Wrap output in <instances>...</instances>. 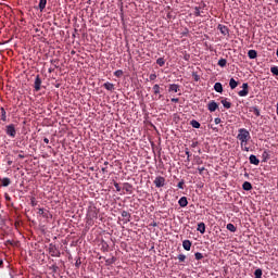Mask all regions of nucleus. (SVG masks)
Masks as SVG:
<instances>
[{
	"label": "nucleus",
	"mask_w": 278,
	"mask_h": 278,
	"mask_svg": "<svg viewBox=\"0 0 278 278\" xmlns=\"http://www.w3.org/2000/svg\"><path fill=\"white\" fill-rule=\"evenodd\" d=\"M237 140L240 142V147L243 151L249 152V140H251V132L247 128H240L238 130Z\"/></svg>",
	"instance_id": "obj_1"
},
{
	"label": "nucleus",
	"mask_w": 278,
	"mask_h": 278,
	"mask_svg": "<svg viewBox=\"0 0 278 278\" xmlns=\"http://www.w3.org/2000/svg\"><path fill=\"white\" fill-rule=\"evenodd\" d=\"M153 184L155 188H164L166 186V178H164L163 176H157L153 180Z\"/></svg>",
	"instance_id": "obj_2"
},
{
	"label": "nucleus",
	"mask_w": 278,
	"mask_h": 278,
	"mask_svg": "<svg viewBox=\"0 0 278 278\" xmlns=\"http://www.w3.org/2000/svg\"><path fill=\"white\" fill-rule=\"evenodd\" d=\"M5 134L7 136H10V138H16V128L14 124H10L5 127Z\"/></svg>",
	"instance_id": "obj_3"
},
{
	"label": "nucleus",
	"mask_w": 278,
	"mask_h": 278,
	"mask_svg": "<svg viewBox=\"0 0 278 278\" xmlns=\"http://www.w3.org/2000/svg\"><path fill=\"white\" fill-rule=\"evenodd\" d=\"M41 86H42V79L40 78V75H37L34 83L35 91L40 92Z\"/></svg>",
	"instance_id": "obj_4"
},
{
	"label": "nucleus",
	"mask_w": 278,
	"mask_h": 278,
	"mask_svg": "<svg viewBox=\"0 0 278 278\" xmlns=\"http://www.w3.org/2000/svg\"><path fill=\"white\" fill-rule=\"evenodd\" d=\"M153 92H154V100L155 101H160V99H162V94H160L162 88H160V85H154L152 88Z\"/></svg>",
	"instance_id": "obj_5"
},
{
	"label": "nucleus",
	"mask_w": 278,
	"mask_h": 278,
	"mask_svg": "<svg viewBox=\"0 0 278 278\" xmlns=\"http://www.w3.org/2000/svg\"><path fill=\"white\" fill-rule=\"evenodd\" d=\"M242 90L238 92L239 97H248L249 96V83L242 84Z\"/></svg>",
	"instance_id": "obj_6"
},
{
	"label": "nucleus",
	"mask_w": 278,
	"mask_h": 278,
	"mask_svg": "<svg viewBox=\"0 0 278 278\" xmlns=\"http://www.w3.org/2000/svg\"><path fill=\"white\" fill-rule=\"evenodd\" d=\"M49 253L52 257H60V250L53 244H50Z\"/></svg>",
	"instance_id": "obj_7"
},
{
	"label": "nucleus",
	"mask_w": 278,
	"mask_h": 278,
	"mask_svg": "<svg viewBox=\"0 0 278 278\" xmlns=\"http://www.w3.org/2000/svg\"><path fill=\"white\" fill-rule=\"evenodd\" d=\"M218 31H220L222 36H229V27H227L226 25L219 24L217 26Z\"/></svg>",
	"instance_id": "obj_8"
},
{
	"label": "nucleus",
	"mask_w": 278,
	"mask_h": 278,
	"mask_svg": "<svg viewBox=\"0 0 278 278\" xmlns=\"http://www.w3.org/2000/svg\"><path fill=\"white\" fill-rule=\"evenodd\" d=\"M122 217L124 218V224L127 225V223L131 222V214L127 211L122 212Z\"/></svg>",
	"instance_id": "obj_9"
},
{
	"label": "nucleus",
	"mask_w": 278,
	"mask_h": 278,
	"mask_svg": "<svg viewBox=\"0 0 278 278\" xmlns=\"http://www.w3.org/2000/svg\"><path fill=\"white\" fill-rule=\"evenodd\" d=\"M250 164H253L254 166H260V160L255 154H251L250 157Z\"/></svg>",
	"instance_id": "obj_10"
},
{
	"label": "nucleus",
	"mask_w": 278,
	"mask_h": 278,
	"mask_svg": "<svg viewBox=\"0 0 278 278\" xmlns=\"http://www.w3.org/2000/svg\"><path fill=\"white\" fill-rule=\"evenodd\" d=\"M0 117L3 123L8 121V113L5 112V109L3 106L0 108Z\"/></svg>",
	"instance_id": "obj_11"
},
{
	"label": "nucleus",
	"mask_w": 278,
	"mask_h": 278,
	"mask_svg": "<svg viewBox=\"0 0 278 278\" xmlns=\"http://www.w3.org/2000/svg\"><path fill=\"white\" fill-rule=\"evenodd\" d=\"M217 108H218V103H216V101L214 100L207 104L208 112H214Z\"/></svg>",
	"instance_id": "obj_12"
},
{
	"label": "nucleus",
	"mask_w": 278,
	"mask_h": 278,
	"mask_svg": "<svg viewBox=\"0 0 278 278\" xmlns=\"http://www.w3.org/2000/svg\"><path fill=\"white\" fill-rule=\"evenodd\" d=\"M37 214L39 216H42L43 218H49V211L45 210V208H38Z\"/></svg>",
	"instance_id": "obj_13"
},
{
	"label": "nucleus",
	"mask_w": 278,
	"mask_h": 278,
	"mask_svg": "<svg viewBox=\"0 0 278 278\" xmlns=\"http://www.w3.org/2000/svg\"><path fill=\"white\" fill-rule=\"evenodd\" d=\"M182 248L185 251H190V249H192V242L190 240L182 241Z\"/></svg>",
	"instance_id": "obj_14"
},
{
	"label": "nucleus",
	"mask_w": 278,
	"mask_h": 278,
	"mask_svg": "<svg viewBox=\"0 0 278 278\" xmlns=\"http://www.w3.org/2000/svg\"><path fill=\"white\" fill-rule=\"evenodd\" d=\"M178 205H180V207H187L188 206V198H186V197L180 198L178 201Z\"/></svg>",
	"instance_id": "obj_15"
},
{
	"label": "nucleus",
	"mask_w": 278,
	"mask_h": 278,
	"mask_svg": "<svg viewBox=\"0 0 278 278\" xmlns=\"http://www.w3.org/2000/svg\"><path fill=\"white\" fill-rule=\"evenodd\" d=\"M220 103L223 104V106H224L226 110L231 109V102H229V101L227 100V98L222 99Z\"/></svg>",
	"instance_id": "obj_16"
},
{
	"label": "nucleus",
	"mask_w": 278,
	"mask_h": 278,
	"mask_svg": "<svg viewBox=\"0 0 278 278\" xmlns=\"http://www.w3.org/2000/svg\"><path fill=\"white\" fill-rule=\"evenodd\" d=\"M103 88H105V90H109L110 92L114 91V84L112 83H104L103 84Z\"/></svg>",
	"instance_id": "obj_17"
},
{
	"label": "nucleus",
	"mask_w": 278,
	"mask_h": 278,
	"mask_svg": "<svg viewBox=\"0 0 278 278\" xmlns=\"http://www.w3.org/2000/svg\"><path fill=\"white\" fill-rule=\"evenodd\" d=\"M168 91L169 92H179V85H177V84L169 85Z\"/></svg>",
	"instance_id": "obj_18"
},
{
	"label": "nucleus",
	"mask_w": 278,
	"mask_h": 278,
	"mask_svg": "<svg viewBox=\"0 0 278 278\" xmlns=\"http://www.w3.org/2000/svg\"><path fill=\"white\" fill-rule=\"evenodd\" d=\"M242 188L249 192V190H253V185H251V182L249 181H244L243 185H242Z\"/></svg>",
	"instance_id": "obj_19"
},
{
	"label": "nucleus",
	"mask_w": 278,
	"mask_h": 278,
	"mask_svg": "<svg viewBox=\"0 0 278 278\" xmlns=\"http://www.w3.org/2000/svg\"><path fill=\"white\" fill-rule=\"evenodd\" d=\"M191 127H193V129H200L201 128V123H199L197 119H192L190 122Z\"/></svg>",
	"instance_id": "obj_20"
},
{
	"label": "nucleus",
	"mask_w": 278,
	"mask_h": 278,
	"mask_svg": "<svg viewBox=\"0 0 278 278\" xmlns=\"http://www.w3.org/2000/svg\"><path fill=\"white\" fill-rule=\"evenodd\" d=\"M0 181L4 188H8V186L12 184V180H10V178H1Z\"/></svg>",
	"instance_id": "obj_21"
},
{
	"label": "nucleus",
	"mask_w": 278,
	"mask_h": 278,
	"mask_svg": "<svg viewBox=\"0 0 278 278\" xmlns=\"http://www.w3.org/2000/svg\"><path fill=\"white\" fill-rule=\"evenodd\" d=\"M248 56L250 58V60H255V58H257V51L249 50Z\"/></svg>",
	"instance_id": "obj_22"
},
{
	"label": "nucleus",
	"mask_w": 278,
	"mask_h": 278,
	"mask_svg": "<svg viewBox=\"0 0 278 278\" xmlns=\"http://www.w3.org/2000/svg\"><path fill=\"white\" fill-rule=\"evenodd\" d=\"M229 86H230L231 90H236V88H238V81H236V79L231 78L229 80Z\"/></svg>",
	"instance_id": "obj_23"
},
{
	"label": "nucleus",
	"mask_w": 278,
	"mask_h": 278,
	"mask_svg": "<svg viewBox=\"0 0 278 278\" xmlns=\"http://www.w3.org/2000/svg\"><path fill=\"white\" fill-rule=\"evenodd\" d=\"M214 90H215V92L222 93V92H223V84L216 83V84L214 85Z\"/></svg>",
	"instance_id": "obj_24"
},
{
	"label": "nucleus",
	"mask_w": 278,
	"mask_h": 278,
	"mask_svg": "<svg viewBox=\"0 0 278 278\" xmlns=\"http://www.w3.org/2000/svg\"><path fill=\"white\" fill-rule=\"evenodd\" d=\"M250 112H252L253 114H255V116H260V108L257 106H251L249 109Z\"/></svg>",
	"instance_id": "obj_25"
},
{
	"label": "nucleus",
	"mask_w": 278,
	"mask_h": 278,
	"mask_svg": "<svg viewBox=\"0 0 278 278\" xmlns=\"http://www.w3.org/2000/svg\"><path fill=\"white\" fill-rule=\"evenodd\" d=\"M198 231H200V233H205V223H200L198 224Z\"/></svg>",
	"instance_id": "obj_26"
},
{
	"label": "nucleus",
	"mask_w": 278,
	"mask_h": 278,
	"mask_svg": "<svg viewBox=\"0 0 278 278\" xmlns=\"http://www.w3.org/2000/svg\"><path fill=\"white\" fill-rule=\"evenodd\" d=\"M47 8V0H39V10L42 12Z\"/></svg>",
	"instance_id": "obj_27"
},
{
	"label": "nucleus",
	"mask_w": 278,
	"mask_h": 278,
	"mask_svg": "<svg viewBox=\"0 0 278 278\" xmlns=\"http://www.w3.org/2000/svg\"><path fill=\"white\" fill-rule=\"evenodd\" d=\"M226 229H228V231H231L232 233H236L237 228L233 224H227Z\"/></svg>",
	"instance_id": "obj_28"
},
{
	"label": "nucleus",
	"mask_w": 278,
	"mask_h": 278,
	"mask_svg": "<svg viewBox=\"0 0 278 278\" xmlns=\"http://www.w3.org/2000/svg\"><path fill=\"white\" fill-rule=\"evenodd\" d=\"M218 66H220L222 68H225V66H227V60L226 59H219L218 61Z\"/></svg>",
	"instance_id": "obj_29"
},
{
	"label": "nucleus",
	"mask_w": 278,
	"mask_h": 278,
	"mask_svg": "<svg viewBox=\"0 0 278 278\" xmlns=\"http://www.w3.org/2000/svg\"><path fill=\"white\" fill-rule=\"evenodd\" d=\"M262 275H263V271L261 268H257L255 271H254V278H262Z\"/></svg>",
	"instance_id": "obj_30"
},
{
	"label": "nucleus",
	"mask_w": 278,
	"mask_h": 278,
	"mask_svg": "<svg viewBox=\"0 0 278 278\" xmlns=\"http://www.w3.org/2000/svg\"><path fill=\"white\" fill-rule=\"evenodd\" d=\"M156 64H157L159 66H164V64H166V60H164V58H159V59L156 60Z\"/></svg>",
	"instance_id": "obj_31"
},
{
	"label": "nucleus",
	"mask_w": 278,
	"mask_h": 278,
	"mask_svg": "<svg viewBox=\"0 0 278 278\" xmlns=\"http://www.w3.org/2000/svg\"><path fill=\"white\" fill-rule=\"evenodd\" d=\"M262 157H263V162H266V160L270 157V154H268V151H264L262 154Z\"/></svg>",
	"instance_id": "obj_32"
},
{
	"label": "nucleus",
	"mask_w": 278,
	"mask_h": 278,
	"mask_svg": "<svg viewBox=\"0 0 278 278\" xmlns=\"http://www.w3.org/2000/svg\"><path fill=\"white\" fill-rule=\"evenodd\" d=\"M131 188H132V186H131V184H129V182H126V184L124 185V189L126 190V192H131Z\"/></svg>",
	"instance_id": "obj_33"
},
{
	"label": "nucleus",
	"mask_w": 278,
	"mask_h": 278,
	"mask_svg": "<svg viewBox=\"0 0 278 278\" xmlns=\"http://www.w3.org/2000/svg\"><path fill=\"white\" fill-rule=\"evenodd\" d=\"M270 73H273L274 75L278 76V67L277 66H271L270 67Z\"/></svg>",
	"instance_id": "obj_34"
},
{
	"label": "nucleus",
	"mask_w": 278,
	"mask_h": 278,
	"mask_svg": "<svg viewBox=\"0 0 278 278\" xmlns=\"http://www.w3.org/2000/svg\"><path fill=\"white\" fill-rule=\"evenodd\" d=\"M115 77H123V70H117L114 72Z\"/></svg>",
	"instance_id": "obj_35"
},
{
	"label": "nucleus",
	"mask_w": 278,
	"mask_h": 278,
	"mask_svg": "<svg viewBox=\"0 0 278 278\" xmlns=\"http://www.w3.org/2000/svg\"><path fill=\"white\" fill-rule=\"evenodd\" d=\"M194 257H195V260H198V261L203 260V253L197 252V253L194 254Z\"/></svg>",
	"instance_id": "obj_36"
},
{
	"label": "nucleus",
	"mask_w": 278,
	"mask_h": 278,
	"mask_svg": "<svg viewBox=\"0 0 278 278\" xmlns=\"http://www.w3.org/2000/svg\"><path fill=\"white\" fill-rule=\"evenodd\" d=\"M194 10V16H201V8L195 7Z\"/></svg>",
	"instance_id": "obj_37"
},
{
	"label": "nucleus",
	"mask_w": 278,
	"mask_h": 278,
	"mask_svg": "<svg viewBox=\"0 0 278 278\" xmlns=\"http://www.w3.org/2000/svg\"><path fill=\"white\" fill-rule=\"evenodd\" d=\"M30 205H31L33 207H36V205H38V201H36V198H31V199H30Z\"/></svg>",
	"instance_id": "obj_38"
},
{
	"label": "nucleus",
	"mask_w": 278,
	"mask_h": 278,
	"mask_svg": "<svg viewBox=\"0 0 278 278\" xmlns=\"http://www.w3.org/2000/svg\"><path fill=\"white\" fill-rule=\"evenodd\" d=\"M149 79H150V81H155V79H157V75L156 74H151L149 76Z\"/></svg>",
	"instance_id": "obj_39"
},
{
	"label": "nucleus",
	"mask_w": 278,
	"mask_h": 278,
	"mask_svg": "<svg viewBox=\"0 0 278 278\" xmlns=\"http://www.w3.org/2000/svg\"><path fill=\"white\" fill-rule=\"evenodd\" d=\"M192 77H193L194 81H199V79H201V76H199V74H197V73H193Z\"/></svg>",
	"instance_id": "obj_40"
},
{
	"label": "nucleus",
	"mask_w": 278,
	"mask_h": 278,
	"mask_svg": "<svg viewBox=\"0 0 278 278\" xmlns=\"http://www.w3.org/2000/svg\"><path fill=\"white\" fill-rule=\"evenodd\" d=\"M178 260L179 262H186V254H179Z\"/></svg>",
	"instance_id": "obj_41"
},
{
	"label": "nucleus",
	"mask_w": 278,
	"mask_h": 278,
	"mask_svg": "<svg viewBox=\"0 0 278 278\" xmlns=\"http://www.w3.org/2000/svg\"><path fill=\"white\" fill-rule=\"evenodd\" d=\"M207 169L205 167H198L199 175H203V172Z\"/></svg>",
	"instance_id": "obj_42"
},
{
	"label": "nucleus",
	"mask_w": 278,
	"mask_h": 278,
	"mask_svg": "<svg viewBox=\"0 0 278 278\" xmlns=\"http://www.w3.org/2000/svg\"><path fill=\"white\" fill-rule=\"evenodd\" d=\"M184 180L179 181L177 188H179V190H184Z\"/></svg>",
	"instance_id": "obj_43"
},
{
	"label": "nucleus",
	"mask_w": 278,
	"mask_h": 278,
	"mask_svg": "<svg viewBox=\"0 0 278 278\" xmlns=\"http://www.w3.org/2000/svg\"><path fill=\"white\" fill-rule=\"evenodd\" d=\"M114 187L117 192H121V185H118V182H114Z\"/></svg>",
	"instance_id": "obj_44"
},
{
	"label": "nucleus",
	"mask_w": 278,
	"mask_h": 278,
	"mask_svg": "<svg viewBox=\"0 0 278 278\" xmlns=\"http://www.w3.org/2000/svg\"><path fill=\"white\" fill-rule=\"evenodd\" d=\"M185 153L187 155L188 162H190V150L186 149Z\"/></svg>",
	"instance_id": "obj_45"
},
{
	"label": "nucleus",
	"mask_w": 278,
	"mask_h": 278,
	"mask_svg": "<svg viewBox=\"0 0 278 278\" xmlns=\"http://www.w3.org/2000/svg\"><path fill=\"white\" fill-rule=\"evenodd\" d=\"M214 123H215V125H220V123H222L220 117L215 118V119H214Z\"/></svg>",
	"instance_id": "obj_46"
},
{
	"label": "nucleus",
	"mask_w": 278,
	"mask_h": 278,
	"mask_svg": "<svg viewBox=\"0 0 278 278\" xmlns=\"http://www.w3.org/2000/svg\"><path fill=\"white\" fill-rule=\"evenodd\" d=\"M172 103H179V98H172Z\"/></svg>",
	"instance_id": "obj_47"
},
{
	"label": "nucleus",
	"mask_w": 278,
	"mask_h": 278,
	"mask_svg": "<svg viewBox=\"0 0 278 278\" xmlns=\"http://www.w3.org/2000/svg\"><path fill=\"white\" fill-rule=\"evenodd\" d=\"M90 214H91L92 218H97V213H96L94 211H91V212L89 213V216H90Z\"/></svg>",
	"instance_id": "obj_48"
},
{
	"label": "nucleus",
	"mask_w": 278,
	"mask_h": 278,
	"mask_svg": "<svg viewBox=\"0 0 278 278\" xmlns=\"http://www.w3.org/2000/svg\"><path fill=\"white\" fill-rule=\"evenodd\" d=\"M43 142H45L46 144H49V138H43Z\"/></svg>",
	"instance_id": "obj_49"
},
{
	"label": "nucleus",
	"mask_w": 278,
	"mask_h": 278,
	"mask_svg": "<svg viewBox=\"0 0 278 278\" xmlns=\"http://www.w3.org/2000/svg\"><path fill=\"white\" fill-rule=\"evenodd\" d=\"M102 173H108V167H102Z\"/></svg>",
	"instance_id": "obj_50"
},
{
	"label": "nucleus",
	"mask_w": 278,
	"mask_h": 278,
	"mask_svg": "<svg viewBox=\"0 0 278 278\" xmlns=\"http://www.w3.org/2000/svg\"><path fill=\"white\" fill-rule=\"evenodd\" d=\"M18 157L23 160L25 156L23 154H18Z\"/></svg>",
	"instance_id": "obj_51"
},
{
	"label": "nucleus",
	"mask_w": 278,
	"mask_h": 278,
	"mask_svg": "<svg viewBox=\"0 0 278 278\" xmlns=\"http://www.w3.org/2000/svg\"><path fill=\"white\" fill-rule=\"evenodd\" d=\"M80 264H81V262H79V261L76 262L77 267H79Z\"/></svg>",
	"instance_id": "obj_52"
},
{
	"label": "nucleus",
	"mask_w": 278,
	"mask_h": 278,
	"mask_svg": "<svg viewBox=\"0 0 278 278\" xmlns=\"http://www.w3.org/2000/svg\"><path fill=\"white\" fill-rule=\"evenodd\" d=\"M8 165H9V166H12V161H8Z\"/></svg>",
	"instance_id": "obj_53"
},
{
	"label": "nucleus",
	"mask_w": 278,
	"mask_h": 278,
	"mask_svg": "<svg viewBox=\"0 0 278 278\" xmlns=\"http://www.w3.org/2000/svg\"><path fill=\"white\" fill-rule=\"evenodd\" d=\"M110 163L108 161L104 162V166H108Z\"/></svg>",
	"instance_id": "obj_54"
},
{
	"label": "nucleus",
	"mask_w": 278,
	"mask_h": 278,
	"mask_svg": "<svg viewBox=\"0 0 278 278\" xmlns=\"http://www.w3.org/2000/svg\"><path fill=\"white\" fill-rule=\"evenodd\" d=\"M1 266H3V261L0 260V268H1Z\"/></svg>",
	"instance_id": "obj_55"
},
{
	"label": "nucleus",
	"mask_w": 278,
	"mask_h": 278,
	"mask_svg": "<svg viewBox=\"0 0 278 278\" xmlns=\"http://www.w3.org/2000/svg\"><path fill=\"white\" fill-rule=\"evenodd\" d=\"M7 242H8V244H12V241H10V240H8Z\"/></svg>",
	"instance_id": "obj_56"
},
{
	"label": "nucleus",
	"mask_w": 278,
	"mask_h": 278,
	"mask_svg": "<svg viewBox=\"0 0 278 278\" xmlns=\"http://www.w3.org/2000/svg\"><path fill=\"white\" fill-rule=\"evenodd\" d=\"M198 164H203V161H199Z\"/></svg>",
	"instance_id": "obj_57"
},
{
	"label": "nucleus",
	"mask_w": 278,
	"mask_h": 278,
	"mask_svg": "<svg viewBox=\"0 0 278 278\" xmlns=\"http://www.w3.org/2000/svg\"><path fill=\"white\" fill-rule=\"evenodd\" d=\"M276 55H277V58H278V49H277V51H276Z\"/></svg>",
	"instance_id": "obj_58"
},
{
	"label": "nucleus",
	"mask_w": 278,
	"mask_h": 278,
	"mask_svg": "<svg viewBox=\"0 0 278 278\" xmlns=\"http://www.w3.org/2000/svg\"><path fill=\"white\" fill-rule=\"evenodd\" d=\"M157 226V224H153V227H156Z\"/></svg>",
	"instance_id": "obj_59"
},
{
	"label": "nucleus",
	"mask_w": 278,
	"mask_h": 278,
	"mask_svg": "<svg viewBox=\"0 0 278 278\" xmlns=\"http://www.w3.org/2000/svg\"><path fill=\"white\" fill-rule=\"evenodd\" d=\"M7 200H10V197H7Z\"/></svg>",
	"instance_id": "obj_60"
}]
</instances>
